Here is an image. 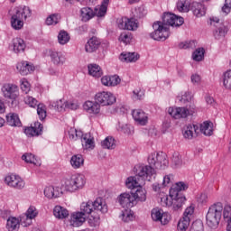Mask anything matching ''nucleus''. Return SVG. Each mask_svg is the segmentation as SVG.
<instances>
[{"label": "nucleus", "mask_w": 231, "mask_h": 231, "mask_svg": "<svg viewBox=\"0 0 231 231\" xmlns=\"http://www.w3.org/2000/svg\"><path fill=\"white\" fill-rule=\"evenodd\" d=\"M183 23H185L183 17L171 13H165L162 16V22L153 23V32L150 33V37L153 39V41H167L171 35L168 26L180 28Z\"/></svg>", "instance_id": "1"}, {"label": "nucleus", "mask_w": 231, "mask_h": 231, "mask_svg": "<svg viewBox=\"0 0 231 231\" xmlns=\"http://www.w3.org/2000/svg\"><path fill=\"white\" fill-rule=\"evenodd\" d=\"M134 171L135 176L127 178L125 181L127 189L131 190L143 187L145 180L151 181V177L156 174V171L151 166L137 165L134 167Z\"/></svg>", "instance_id": "2"}, {"label": "nucleus", "mask_w": 231, "mask_h": 231, "mask_svg": "<svg viewBox=\"0 0 231 231\" xmlns=\"http://www.w3.org/2000/svg\"><path fill=\"white\" fill-rule=\"evenodd\" d=\"M32 17V9L26 5L14 7V14L11 17V25L14 30H21L24 26V21Z\"/></svg>", "instance_id": "3"}, {"label": "nucleus", "mask_w": 231, "mask_h": 231, "mask_svg": "<svg viewBox=\"0 0 231 231\" xmlns=\"http://www.w3.org/2000/svg\"><path fill=\"white\" fill-rule=\"evenodd\" d=\"M95 210L97 212H101V214H106L107 212V204L102 198H97L96 200L83 202L80 206V213L88 217L89 214H93Z\"/></svg>", "instance_id": "4"}, {"label": "nucleus", "mask_w": 231, "mask_h": 231, "mask_svg": "<svg viewBox=\"0 0 231 231\" xmlns=\"http://www.w3.org/2000/svg\"><path fill=\"white\" fill-rule=\"evenodd\" d=\"M223 216V203L217 202L210 206L206 216V221L209 228H217Z\"/></svg>", "instance_id": "5"}, {"label": "nucleus", "mask_w": 231, "mask_h": 231, "mask_svg": "<svg viewBox=\"0 0 231 231\" xmlns=\"http://www.w3.org/2000/svg\"><path fill=\"white\" fill-rule=\"evenodd\" d=\"M86 185V176L75 173L64 179L63 188L67 192H77L84 189Z\"/></svg>", "instance_id": "6"}, {"label": "nucleus", "mask_w": 231, "mask_h": 231, "mask_svg": "<svg viewBox=\"0 0 231 231\" xmlns=\"http://www.w3.org/2000/svg\"><path fill=\"white\" fill-rule=\"evenodd\" d=\"M148 163L151 165V168L165 169V167L169 165V161L167 160V155H165V153L152 152L148 156ZM149 165H144V167H149Z\"/></svg>", "instance_id": "7"}, {"label": "nucleus", "mask_w": 231, "mask_h": 231, "mask_svg": "<svg viewBox=\"0 0 231 231\" xmlns=\"http://www.w3.org/2000/svg\"><path fill=\"white\" fill-rule=\"evenodd\" d=\"M95 101L99 106H113L116 102V97L111 92L102 91L96 94Z\"/></svg>", "instance_id": "8"}, {"label": "nucleus", "mask_w": 231, "mask_h": 231, "mask_svg": "<svg viewBox=\"0 0 231 231\" xmlns=\"http://www.w3.org/2000/svg\"><path fill=\"white\" fill-rule=\"evenodd\" d=\"M117 201L123 208H133L136 205V197L133 193H121L118 198Z\"/></svg>", "instance_id": "9"}, {"label": "nucleus", "mask_w": 231, "mask_h": 231, "mask_svg": "<svg viewBox=\"0 0 231 231\" xmlns=\"http://www.w3.org/2000/svg\"><path fill=\"white\" fill-rule=\"evenodd\" d=\"M2 93L5 98L15 100L19 97V88L12 83H5L2 87Z\"/></svg>", "instance_id": "10"}, {"label": "nucleus", "mask_w": 231, "mask_h": 231, "mask_svg": "<svg viewBox=\"0 0 231 231\" xmlns=\"http://www.w3.org/2000/svg\"><path fill=\"white\" fill-rule=\"evenodd\" d=\"M117 26L120 30L134 32L135 30H138V21L134 18H121L117 20Z\"/></svg>", "instance_id": "11"}, {"label": "nucleus", "mask_w": 231, "mask_h": 231, "mask_svg": "<svg viewBox=\"0 0 231 231\" xmlns=\"http://www.w3.org/2000/svg\"><path fill=\"white\" fill-rule=\"evenodd\" d=\"M5 181L8 187H12L13 189H17L18 190H22L24 187V180L18 175L11 174L5 177Z\"/></svg>", "instance_id": "12"}, {"label": "nucleus", "mask_w": 231, "mask_h": 231, "mask_svg": "<svg viewBox=\"0 0 231 231\" xmlns=\"http://www.w3.org/2000/svg\"><path fill=\"white\" fill-rule=\"evenodd\" d=\"M38 214L39 213L37 212V208L33 206H31L27 209L26 213L20 217L22 226H30L32 220L34 219V217H37Z\"/></svg>", "instance_id": "13"}, {"label": "nucleus", "mask_w": 231, "mask_h": 231, "mask_svg": "<svg viewBox=\"0 0 231 231\" xmlns=\"http://www.w3.org/2000/svg\"><path fill=\"white\" fill-rule=\"evenodd\" d=\"M168 113L172 118H175V120L187 118V116L192 115V111L189 110L187 107H170Z\"/></svg>", "instance_id": "14"}, {"label": "nucleus", "mask_w": 231, "mask_h": 231, "mask_svg": "<svg viewBox=\"0 0 231 231\" xmlns=\"http://www.w3.org/2000/svg\"><path fill=\"white\" fill-rule=\"evenodd\" d=\"M49 54L54 66H64L66 64V55L62 51H50Z\"/></svg>", "instance_id": "15"}, {"label": "nucleus", "mask_w": 231, "mask_h": 231, "mask_svg": "<svg viewBox=\"0 0 231 231\" xmlns=\"http://www.w3.org/2000/svg\"><path fill=\"white\" fill-rule=\"evenodd\" d=\"M81 144L83 149L93 151L95 149V137L91 134H83L81 136Z\"/></svg>", "instance_id": "16"}, {"label": "nucleus", "mask_w": 231, "mask_h": 231, "mask_svg": "<svg viewBox=\"0 0 231 231\" xmlns=\"http://www.w3.org/2000/svg\"><path fill=\"white\" fill-rule=\"evenodd\" d=\"M100 44H101L100 39L94 36L90 38L86 43L85 51H87V53H95V51H97V50L100 48Z\"/></svg>", "instance_id": "17"}, {"label": "nucleus", "mask_w": 231, "mask_h": 231, "mask_svg": "<svg viewBox=\"0 0 231 231\" xmlns=\"http://www.w3.org/2000/svg\"><path fill=\"white\" fill-rule=\"evenodd\" d=\"M85 222L86 217L80 211L71 214L69 218L70 226H82V225H84Z\"/></svg>", "instance_id": "18"}, {"label": "nucleus", "mask_w": 231, "mask_h": 231, "mask_svg": "<svg viewBox=\"0 0 231 231\" xmlns=\"http://www.w3.org/2000/svg\"><path fill=\"white\" fill-rule=\"evenodd\" d=\"M133 118L140 125H145L149 120L147 114L142 109H135L132 112Z\"/></svg>", "instance_id": "19"}, {"label": "nucleus", "mask_w": 231, "mask_h": 231, "mask_svg": "<svg viewBox=\"0 0 231 231\" xmlns=\"http://www.w3.org/2000/svg\"><path fill=\"white\" fill-rule=\"evenodd\" d=\"M42 133V125L39 122L34 123L33 126H29L24 129V134L29 138L39 136Z\"/></svg>", "instance_id": "20"}, {"label": "nucleus", "mask_w": 231, "mask_h": 231, "mask_svg": "<svg viewBox=\"0 0 231 231\" xmlns=\"http://www.w3.org/2000/svg\"><path fill=\"white\" fill-rule=\"evenodd\" d=\"M44 196L49 199L60 198L62 196V189L59 187L48 186L44 189Z\"/></svg>", "instance_id": "21"}, {"label": "nucleus", "mask_w": 231, "mask_h": 231, "mask_svg": "<svg viewBox=\"0 0 231 231\" xmlns=\"http://www.w3.org/2000/svg\"><path fill=\"white\" fill-rule=\"evenodd\" d=\"M16 69H18L21 75H30L35 70V67L30 64L28 61H22L16 65Z\"/></svg>", "instance_id": "22"}, {"label": "nucleus", "mask_w": 231, "mask_h": 231, "mask_svg": "<svg viewBox=\"0 0 231 231\" xmlns=\"http://www.w3.org/2000/svg\"><path fill=\"white\" fill-rule=\"evenodd\" d=\"M10 48H12L14 53H21L26 49V43H24V40L21 38H14L12 41Z\"/></svg>", "instance_id": "23"}, {"label": "nucleus", "mask_w": 231, "mask_h": 231, "mask_svg": "<svg viewBox=\"0 0 231 231\" xmlns=\"http://www.w3.org/2000/svg\"><path fill=\"white\" fill-rule=\"evenodd\" d=\"M189 10L193 13L196 17H203L205 14H207V9L205 8V5L201 3L193 2L190 5Z\"/></svg>", "instance_id": "24"}, {"label": "nucleus", "mask_w": 231, "mask_h": 231, "mask_svg": "<svg viewBox=\"0 0 231 231\" xmlns=\"http://www.w3.org/2000/svg\"><path fill=\"white\" fill-rule=\"evenodd\" d=\"M83 109L87 111V113L98 115V113H100V105L97 101L96 102L87 101L83 105Z\"/></svg>", "instance_id": "25"}, {"label": "nucleus", "mask_w": 231, "mask_h": 231, "mask_svg": "<svg viewBox=\"0 0 231 231\" xmlns=\"http://www.w3.org/2000/svg\"><path fill=\"white\" fill-rule=\"evenodd\" d=\"M214 124L209 121H205L199 125V131L204 134L205 136H212L214 134Z\"/></svg>", "instance_id": "26"}, {"label": "nucleus", "mask_w": 231, "mask_h": 231, "mask_svg": "<svg viewBox=\"0 0 231 231\" xmlns=\"http://www.w3.org/2000/svg\"><path fill=\"white\" fill-rule=\"evenodd\" d=\"M120 77L114 75V76H104L101 79V83L103 86H118L120 84Z\"/></svg>", "instance_id": "27"}, {"label": "nucleus", "mask_w": 231, "mask_h": 231, "mask_svg": "<svg viewBox=\"0 0 231 231\" xmlns=\"http://www.w3.org/2000/svg\"><path fill=\"white\" fill-rule=\"evenodd\" d=\"M198 131H199V126L189 125L184 129L183 136L184 138H188V140H191V138H194V134H198Z\"/></svg>", "instance_id": "28"}, {"label": "nucleus", "mask_w": 231, "mask_h": 231, "mask_svg": "<svg viewBox=\"0 0 231 231\" xmlns=\"http://www.w3.org/2000/svg\"><path fill=\"white\" fill-rule=\"evenodd\" d=\"M122 62H136L140 59V55L136 52H123L119 56Z\"/></svg>", "instance_id": "29"}, {"label": "nucleus", "mask_w": 231, "mask_h": 231, "mask_svg": "<svg viewBox=\"0 0 231 231\" xmlns=\"http://www.w3.org/2000/svg\"><path fill=\"white\" fill-rule=\"evenodd\" d=\"M171 196V198H173L172 205L175 210L181 208V207H183V205L185 204V201H187V199L183 194H176Z\"/></svg>", "instance_id": "30"}, {"label": "nucleus", "mask_w": 231, "mask_h": 231, "mask_svg": "<svg viewBox=\"0 0 231 231\" xmlns=\"http://www.w3.org/2000/svg\"><path fill=\"white\" fill-rule=\"evenodd\" d=\"M19 226H21V219L14 217H10L7 219L6 228L8 231H18Z\"/></svg>", "instance_id": "31"}, {"label": "nucleus", "mask_w": 231, "mask_h": 231, "mask_svg": "<svg viewBox=\"0 0 231 231\" xmlns=\"http://www.w3.org/2000/svg\"><path fill=\"white\" fill-rule=\"evenodd\" d=\"M6 122L8 125L11 127H21V119H19V116L17 114L9 113L6 116Z\"/></svg>", "instance_id": "32"}, {"label": "nucleus", "mask_w": 231, "mask_h": 231, "mask_svg": "<svg viewBox=\"0 0 231 231\" xmlns=\"http://www.w3.org/2000/svg\"><path fill=\"white\" fill-rule=\"evenodd\" d=\"M189 187L184 182H177L170 189V196H176V194H183L182 190H187Z\"/></svg>", "instance_id": "33"}, {"label": "nucleus", "mask_w": 231, "mask_h": 231, "mask_svg": "<svg viewBox=\"0 0 231 231\" xmlns=\"http://www.w3.org/2000/svg\"><path fill=\"white\" fill-rule=\"evenodd\" d=\"M109 5V0H103L101 5H97L95 8L94 15L97 17H104L107 13V5Z\"/></svg>", "instance_id": "34"}, {"label": "nucleus", "mask_w": 231, "mask_h": 231, "mask_svg": "<svg viewBox=\"0 0 231 231\" xmlns=\"http://www.w3.org/2000/svg\"><path fill=\"white\" fill-rule=\"evenodd\" d=\"M53 214L57 217V219H66V217L69 216V211H68L62 206H55L53 209Z\"/></svg>", "instance_id": "35"}, {"label": "nucleus", "mask_w": 231, "mask_h": 231, "mask_svg": "<svg viewBox=\"0 0 231 231\" xmlns=\"http://www.w3.org/2000/svg\"><path fill=\"white\" fill-rule=\"evenodd\" d=\"M72 169H80L84 165V157L81 154H75L70 158Z\"/></svg>", "instance_id": "36"}, {"label": "nucleus", "mask_w": 231, "mask_h": 231, "mask_svg": "<svg viewBox=\"0 0 231 231\" xmlns=\"http://www.w3.org/2000/svg\"><path fill=\"white\" fill-rule=\"evenodd\" d=\"M133 195L135 198L136 204L138 203V201L143 203V201L147 200V191L145 190V189L142 188V186L137 188V189L135 190L134 193H133Z\"/></svg>", "instance_id": "37"}, {"label": "nucleus", "mask_w": 231, "mask_h": 231, "mask_svg": "<svg viewBox=\"0 0 231 231\" xmlns=\"http://www.w3.org/2000/svg\"><path fill=\"white\" fill-rule=\"evenodd\" d=\"M81 19L84 23H88V21L93 19L95 17V12L91 7H84L81 9Z\"/></svg>", "instance_id": "38"}, {"label": "nucleus", "mask_w": 231, "mask_h": 231, "mask_svg": "<svg viewBox=\"0 0 231 231\" xmlns=\"http://www.w3.org/2000/svg\"><path fill=\"white\" fill-rule=\"evenodd\" d=\"M65 99H60L50 103V106L53 107L56 111H59L60 113H62V111H66V107L68 105H66Z\"/></svg>", "instance_id": "39"}, {"label": "nucleus", "mask_w": 231, "mask_h": 231, "mask_svg": "<svg viewBox=\"0 0 231 231\" xmlns=\"http://www.w3.org/2000/svg\"><path fill=\"white\" fill-rule=\"evenodd\" d=\"M88 73L92 77H97V79L99 77H102V69L97 64H90L88 65Z\"/></svg>", "instance_id": "40"}, {"label": "nucleus", "mask_w": 231, "mask_h": 231, "mask_svg": "<svg viewBox=\"0 0 231 231\" xmlns=\"http://www.w3.org/2000/svg\"><path fill=\"white\" fill-rule=\"evenodd\" d=\"M84 133L80 130H77L76 128H69V138L72 140V142H77V140H80Z\"/></svg>", "instance_id": "41"}, {"label": "nucleus", "mask_w": 231, "mask_h": 231, "mask_svg": "<svg viewBox=\"0 0 231 231\" xmlns=\"http://www.w3.org/2000/svg\"><path fill=\"white\" fill-rule=\"evenodd\" d=\"M60 22V14H53L47 17L45 23L47 26H53L55 24H59Z\"/></svg>", "instance_id": "42"}, {"label": "nucleus", "mask_w": 231, "mask_h": 231, "mask_svg": "<svg viewBox=\"0 0 231 231\" xmlns=\"http://www.w3.org/2000/svg\"><path fill=\"white\" fill-rule=\"evenodd\" d=\"M69 33L66 31H60L58 34L59 44H61L62 46H64V44H68V42H69Z\"/></svg>", "instance_id": "43"}, {"label": "nucleus", "mask_w": 231, "mask_h": 231, "mask_svg": "<svg viewBox=\"0 0 231 231\" xmlns=\"http://www.w3.org/2000/svg\"><path fill=\"white\" fill-rule=\"evenodd\" d=\"M177 10L179 12H184V13L189 12V10H190V3L187 0H180L177 3Z\"/></svg>", "instance_id": "44"}, {"label": "nucleus", "mask_w": 231, "mask_h": 231, "mask_svg": "<svg viewBox=\"0 0 231 231\" xmlns=\"http://www.w3.org/2000/svg\"><path fill=\"white\" fill-rule=\"evenodd\" d=\"M216 28L217 29L214 32L216 39H221V37H225L226 35V32H228V29H226V26L223 24H220Z\"/></svg>", "instance_id": "45"}, {"label": "nucleus", "mask_w": 231, "mask_h": 231, "mask_svg": "<svg viewBox=\"0 0 231 231\" xmlns=\"http://www.w3.org/2000/svg\"><path fill=\"white\" fill-rule=\"evenodd\" d=\"M101 145L103 149H115L116 147V143H115V138L106 137L102 143Z\"/></svg>", "instance_id": "46"}, {"label": "nucleus", "mask_w": 231, "mask_h": 231, "mask_svg": "<svg viewBox=\"0 0 231 231\" xmlns=\"http://www.w3.org/2000/svg\"><path fill=\"white\" fill-rule=\"evenodd\" d=\"M190 225V219L189 218H180L178 226H177V230L178 231H187L189 226Z\"/></svg>", "instance_id": "47"}, {"label": "nucleus", "mask_w": 231, "mask_h": 231, "mask_svg": "<svg viewBox=\"0 0 231 231\" xmlns=\"http://www.w3.org/2000/svg\"><path fill=\"white\" fill-rule=\"evenodd\" d=\"M204 57H205V49L203 48L197 49L192 54L193 60H196L197 62H200V60H203Z\"/></svg>", "instance_id": "48"}, {"label": "nucleus", "mask_w": 231, "mask_h": 231, "mask_svg": "<svg viewBox=\"0 0 231 231\" xmlns=\"http://www.w3.org/2000/svg\"><path fill=\"white\" fill-rule=\"evenodd\" d=\"M223 85L226 89H231V70L225 72Z\"/></svg>", "instance_id": "49"}, {"label": "nucleus", "mask_w": 231, "mask_h": 231, "mask_svg": "<svg viewBox=\"0 0 231 231\" xmlns=\"http://www.w3.org/2000/svg\"><path fill=\"white\" fill-rule=\"evenodd\" d=\"M173 201V197L172 196H168L164 195L163 197L161 198V205L162 207H172V202Z\"/></svg>", "instance_id": "50"}, {"label": "nucleus", "mask_w": 231, "mask_h": 231, "mask_svg": "<svg viewBox=\"0 0 231 231\" xmlns=\"http://www.w3.org/2000/svg\"><path fill=\"white\" fill-rule=\"evenodd\" d=\"M179 48L181 50H194L196 48V41L180 42Z\"/></svg>", "instance_id": "51"}, {"label": "nucleus", "mask_w": 231, "mask_h": 231, "mask_svg": "<svg viewBox=\"0 0 231 231\" xmlns=\"http://www.w3.org/2000/svg\"><path fill=\"white\" fill-rule=\"evenodd\" d=\"M131 39H133L131 32H122L118 38L119 42H124V44H129V42H131Z\"/></svg>", "instance_id": "52"}, {"label": "nucleus", "mask_w": 231, "mask_h": 231, "mask_svg": "<svg viewBox=\"0 0 231 231\" xmlns=\"http://www.w3.org/2000/svg\"><path fill=\"white\" fill-rule=\"evenodd\" d=\"M24 103L29 106V107H37L39 101L33 97L27 96L24 97Z\"/></svg>", "instance_id": "53"}, {"label": "nucleus", "mask_w": 231, "mask_h": 231, "mask_svg": "<svg viewBox=\"0 0 231 231\" xmlns=\"http://www.w3.org/2000/svg\"><path fill=\"white\" fill-rule=\"evenodd\" d=\"M22 160L26 162V163H33V165H37V159H35V155L32 153H25L22 156Z\"/></svg>", "instance_id": "54"}, {"label": "nucleus", "mask_w": 231, "mask_h": 231, "mask_svg": "<svg viewBox=\"0 0 231 231\" xmlns=\"http://www.w3.org/2000/svg\"><path fill=\"white\" fill-rule=\"evenodd\" d=\"M37 114L40 120H44V118H46V106L42 104H39L37 106Z\"/></svg>", "instance_id": "55"}, {"label": "nucleus", "mask_w": 231, "mask_h": 231, "mask_svg": "<svg viewBox=\"0 0 231 231\" xmlns=\"http://www.w3.org/2000/svg\"><path fill=\"white\" fill-rule=\"evenodd\" d=\"M145 97V91L141 88H136L133 91L134 100H142Z\"/></svg>", "instance_id": "56"}, {"label": "nucleus", "mask_w": 231, "mask_h": 231, "mask_svg": "<svg viewBox=\"0 0 231 231\" xmlns=\"http://www.w3.org/2000/svg\"><path fill=\"white\" fill-rule=\"evenodd\" d=\"M134 15L138 19H142V17H145V15H147V10L145 9V7L143 5H141L137 8H135V14Z\"/></svg>", "instance_id": "57"}, {"label": "nucleus", "mask_w": 231, "mask_h": 231, "mask_svg": "<svg viewBox=\"0 0 231 231\" xmlns=\"http://www.w3.org/2000/svg\"><path fill=\"white\" fill-rule=\"evenodd\" d=\"M117 130L121 131V133H125V134H131V125L125 124H122V123H118L117 125Z\"/></svg>", "instance_id": "58"}, {"label": "nucleus", "mask_w": 231, "mask_h": 231, "mask_svg": "<svg viewBox=\"0 0 231 231\" xmlns=\"http://www.w3.org/2000/svg\"><path fill=\"white\" fill-rule=\"evenodd\" d=\"M222 210L224 220L229 221L231 219V206L226 205Z\"/></svg>", "instance_id": "59"}, {"label": "nucleus", "mask_w": 231, "mask_h": 231, "mask_svg": "<svg viewBox=\"0 0 231 231\" xmlns=\"http://www.w3.org/2000/svg\"><path fill=\"white\" fill-rule=\"evenodd\" d=\"M88 225H89V226H93V227L98 226L100 225V217L99 216H97V217L91 216L88 218Z\"/></svg>", "instance_id": "60"}, {"label": "nucleus", "mask_w": 231, "mask_h": 231, "mask_svg": "<svg viewBox=\"0 0 231 231\" xmlns=\"http://www.w3.org/2000/svg\"><path fill=\"white\" fill-rule=\"evenodd\" d=\"M21 83V89L23 93L27 94L30 92V83L28 82V80H26V79H22L20 80Z\"/></svg>", "instance_id": "61"}, {"label": "nucleus", "mask_w": 231, "mask_h": 231, "mask_svg": "<svg viewBox=\"0 0 231 231\" xmlns=\"http://www.w3.org/2000/svg\"><path fill=\"white\" fill-rule=\"evenodd\" d=\"M162 214L163 211L154 208L152 210V219L153 221H160Z\"/></svg>", "instance_id": "62"}, {"label": "nucleus", "mask_w": 231, "mask_h": 231, "mask_svg": "<svg viewBox=\"0 0 231 231\" xmlns=\"http://www.w3.org/2000/svg\"><path fill=\"white\" fill-rule=\"evenodd\" d=\"M121 219L124 221V223H129L130 221H133L134 217L130 211H125L121 215Z\"/></svg>", "instance_id": "63"}, {"label": "nucleus", "mask_w": 231, "mask_h": 231, "mask_svg": "<svg viewBox=\"0 0 231 231\" xmlns=\"http://www.w3.org/2000/svg\"><path fill=\"white\" fill-rule=\"evenodd\" d=\"M189 231H203V222L200 220L193 222Z\"/></svg>", "instance_id": "64"}]
</instances>
